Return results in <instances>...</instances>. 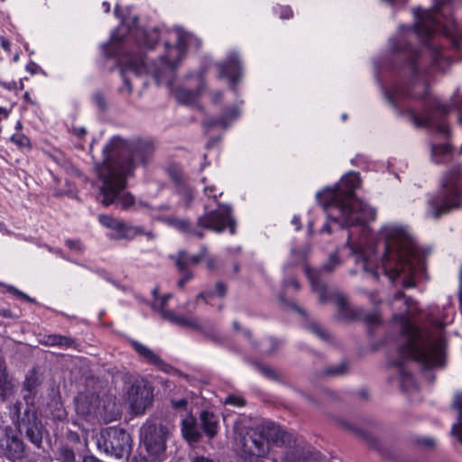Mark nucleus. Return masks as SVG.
Returning <instances> with one entry per match:
<instances>
[{"label":"nucleus","mask_w":462,"mask_h":462,"mask_svg":"<svg viewBox=\"0 0 462 462\" xmlns=\"http://www.w3.org/2000/svg\"><path fill=\"white\" fill-rule=\"evenodd\" d=\"M192 462H215L213 459L205 457H197Z\"/></svg>","instance_id":"e2e57ef3"},{"label":"nucleus","mask_w":462,"mask_h":462,"mask_svg":"<svg viewBox=\"0 0 462 462\" xmlns=\"http://www.w3.org/2000/svg\"><path fill=\"white\" fill-rule=\"evenodd\" d=\"M10 142L16 145L20 150L30 151L32 149V143L29 137L23 133H15L11 135Z\"/></svg>","instance_id":"7c9ffc66"},{"label":"nucleus","mask_w":462,"mask_h":462,"mask_svg":"<svg viewBox=\"0 0 462 462\" xmlns=\"http://www.w3.org/2000/svg\"><path fill=\"white\" fill-rule=\"evenodd\" d=\"M58 340H59V335L55 334V335L45 336L42 342L44 345L53 346H57Z\"/></svg>","instance_id":"09e8293b"},{"label":"nucleus","mask_w":462,"mask_h":462,"mask_svg":"<svg viewBox=\"0 0 462 462\" xmlns=\"http://www.w3.org/2000/svg\"><path fill=\"white\" fill-rule=\"evenodd\" d=\"M152 391L144 383L133 384L128 393V401L134 414H143L152 402Z\"/></svg>","instance_id":"4468645a"},{"label":"nucleus","mask_w":462,"mask_h":462,"mask_svg":"<svg viewBox=\"0 0 462 462\" xmlns=\"http://www.w3.org/2000/svg\"><path fill=\"white\" fill-rule=\"evenodd\" d=\"M392 49L403 60V69L409 73V78L405 82L384 90L387 102L396 112L406 115L416 126L436 129L440 135L448 136L449 126L446 116L451 106L457 108L462 104L460 88L453 94L450 106L432 98L424 77V54L407 42L406 39L393 42Z\"/></svg>","instance_id":"f257e3e1"},{"label":"nucleus","mask_w":462,"mask_h":462,"mask_svg":"<svg viewBox=\"0 0 462 462\" xmlns=\"http://www.w3.org/2000/svg\"><path fill=\"white\" fill-rule=\"evenodd\" d=\"M291 15H292V12L289 7L282 8V12L280 14V17L282 19H289L291 17Z\"/></svg>","instance_id":"6e6d98bb"},{"label":"nucleus","mask_w":462,"mask_h":462,"mask_svg":"<svg viewBox=\"0 0 462 462\" xmlns=\"http://www.w3.org/2000/svg\"><path fill=\"white\" fill-rule=\"evenodd\" d=\"M291 223L296 226V229L299 230L300 228V218L298 217H294L291 220Z\"/></svg>","instance_id":"774afa93"},{"label":"nucleus","mask_w":462,"mask_h":462,"mask_svg":"<svg viewBox=\"0 0 462 462\" xmlns=\"http://www.w3.org/2000/svg\"><path fill=\"white\" fill-rule=\"evenodd\" d=\"M204 193L207 197L212 198L214 200H216L218 196L222 195V191H219L214 185L205 186Z\"/></svg>","instance_id":"a19ab883"},{"label":"nucleus","mask_w":462,"mask_h":462,"mask_svg":"<svg viewBox=\"0 0 462 462\" xmlns=\"http://www.w3.org/2000/svg\"><path fill=\"white\" fill-rule=\"evenodd\" d=\"M226 288L223 282H217L216 290H215L216 295H217L219 297H224L226 295Z\"/></svg>","instance_id":"8fccbe9b"},{"label":"nucleus","mask_w":462,"mask_h":462,"mask_svg":"<svg viewBox=\"0 0 462 462\" xmlns=\"http://www.w3.org/2000/svg\"><path fill=\"white\" fill-rule=\"evenodd\" d=\"M0 86L10 91L17 89V83L14 80H11L8 82L0 80Z\"/></svg>","instance_id":"3c124183"},{"label":"nucleus","mask_w":462,"mask_h":462,"mask_svg":"<svg viewBox=\"0 0 462 462\" xmlns=\"http://www.w3.org/2000/svg\"><path fill=\"white\" fill-rule=\"evenodd\" d=\"M23 454V443L17 437L9 434L7 428L0 426V455L9 459L19 458Z\"/></svg>","instance_id":"dca6fc26"},{"label":"nucleus","mask_w":462,"mask_h":462,"mask_svg":"<svg viewBox=\"0 0 462 462\" xmlns=\"http://www.w3.org/2000/svg\"><path fill=\"white\" fill-rule=\"evenodd\" d=\"M74 133L79 137H82L86 134L87 131H86L85 127H76V128H74Z\"/></svg>","instance_id":"13d9d810"},{"label":"nucleus","mask_w":462,"mask_h":462,"mask_svg":"<svg viewBox=\"0 0 462 462\" xmlns=\"http://www.w3.org/2000/svg\"><path fill=\"white\" fill-rule=\"evenodd\" d=\"M199 90H188L185 88H179L175 91V97L179 103L183 105H194L198 99Z\"/></svg>","instance_id":"bb28decb"},{"label":"nucleus","mask_w":462,"mask_h":462,"mask_svg":"<svg viewBox=\"0 0 462 462\" xmlns=\"http://www.w3.org/2000/svg\"><path fill=\"white\" fill-rule=\"evenodd\" d=\"M7 290L11 293H13L14 295H15L21 299H23L27 301H32V300L28 295H26L25 293H23V291H19L18 289L13 287V286H8Z\"/></svg>","instance_id":"de8ad7c7"},{"label":"nucleus","mask_w":462,"mask_h":462,"mask_svg":"<svg viewBox=\"0 0 462 462\" xmlns=\"http://www.w3.org/2000/svg\"><path fill=\"white\" fill-rule=\"evenodd\" d=\"M39 384V380L34 374L26 376L23 387V396L27 404H32Z\"/></svg>","instance_id":"a878e982"},{"label":"nucleus","mask_w":462,"mask_h":462,"mask_svg":"<svg viewBox=\"0 0 462 462\" xmlns=\"http://www.w3.org/2000/svg\"><path fill=\"white\" fill-rule=\"evenodd\" d=\"M6 374H7V372H6L5 363L2 358H0V375H4Z\"/></svg>","instance_id":"0e129e2a"},{"label":"nucleus","mask_w":462,"mask_h":462,"mask_svg":"<svg viewBox=\"0 0 462 462\" xmlns=\"http://www.w3.org/2000/svg\"><path fill=\"white\" fill-rule=\"evenodd\" d=\"M130 345L138 356L146 363L153 365L160 370L166 373L171 369V365L166 364L155 352L152 351V349L144 344L132 339L130 340Z\"/></svg>","instance_id":"a211bd4d"},{"label":"nucleus","mask_w":462,"mask_h":462,"mask_svg":"<svg viewBox=\"0 0 462 462\" xmlns=\"http://www.w3.org/2000/svg\"><path fill=\"white\" fill-rule=\"evenodd\" d=\"M82 462H103L99 458L96 457L95 456H86L83 457Z\"/></svg>","instance_id":"4d7b16f0"},{"label":"nucleus","mask_w":462,"mask_h":462,"mask_svg":"<svg viewBox=\"0 0 462 462\" xmlns=\"http://www.w3.org/2000/svg\"><path fill=\"white\" fill-rule=\"evenodd\" d=\"M454 406L458 410L459 417L458 422L453 425L451 433L457 436L459 442L462 443V393L456 395Z\"/></svg>","instance_id":"cd10ccee"},{"label":"nucleus","mask_w":462,"mask_h":462,"mask_svg":"<svg viewBox=\"0 0 462 462\" xmlns=\"http://www.w3.org/2000/svg\"><path fill=\"white\" fill-rule=\"evenodd\" d=\"M238 116V110L236 107H231L227 109L225 115L220 118H210L203 123L205 128L213 126H220L226 128L228 126L231 121L235 120Z\"/></svg>","instance_id":"393cba45"},{"label":"nucleus","mask_w":462,"mask_h":462,"mask_svg":"<svg viewBox=\"0 0 462 462\" xmlns=\"http://www.w3.org/2000/svg\"><path fill=\"white\" fill-rule=\"evenodd\" d=\"M42 423L37 420L34 413L26 411L24 417L18 423V430L21 434L36 447H40L42 441Z\"/></svg>","instance_id":"2eb2a0df"},{"label":"nucleus","mask_w":462,"mask_h":462,"mask_svg":"<svg viewBox=\"0 0 462 462\" xmlns=\"http://www.w3.org/2000/svg\"><path fill=\"white\" fill-rule=\"evenodd\" d=\"M291 437L289 433L281 431L273 422L248 429L239 440L241 457L245 462H262L261 458L266 457L270 451L271 443H277L279 440L285 443Z\"/></svg>","instance_id":"1a4fd4ad"},{"label":"nucleus","mask_w":462,"mask_h":462,"mask_svg":"<svg viewBox=\"0 0 462 462\" xmlns=\"http://www.w3.org/2000/svg\"><path fill=\"white\" fill-rule=\"evenodd\" d=\"M461 168L456 167L448 171L442 180L443 189L437 196L428 199L426 216L430 218H439L461 205L462 194L459 177Z\"/></svg>","instance_id":"9d476101"},{"label":"nucleus","mask_w":462,"mask_h":462,"mask_svg":"<svg viewBox=\"0 0 462 462\" xmlns=\"http://www.w3.org/2000/svg\"><path fill=\"white\" fill-rule=\"evenodd\" d=\"M359 184V174L350 171L334 188L328 187L316 194L328 218L339 228L362 226L365 230L364 226L375 219V209L355 196Z\"/></svg>","instance_id":"423d86ee"},{"label":"nucleus","mask_w":462,"mask_h":462,"mask_svg":"<svg viewBox=\"0 0 462 462\" xmlns=\"http://www.w3.org/2000/svg\"><path fill=\"white\" fill-rule=\"evenodd\" d=\"M181 431L183 437L189 441L197 442L201 437L196 420L192 416H187L182 420Z\"/></svg>","instance_id":"5701e85b"},{"label":"nucleus","mask_w":462,"mask_h":462,"mask_svg":"<svg viewBox=\"0 0 462 462\" xmlns=\"http://www.w3.org/2000/svg\"><path fill=\"white\" fill-rule=\"evenodd\" d=\"M9 116V110L5 107L0 106V121L7 118Z\"/></svg>","instance_id":"680f3d73"},{"label":"nucleus","mask_w":462,"mask_h":462,"mask_svg":"<svg viewBox=\"0 0 462 462\" xmlns=\"http://www.w3.org/2000/svg\"><path fill=\"white\" fill-rule=\"evenodd\" d=\"M322 232H328V233H330L332 231V227H331V225L330 223H325L322 229H321Z\"/></svg>","instance_id":"338daca9"},{"label":"nucleus","mask_w":462,"mask_h":462,"mask_svg":"<svg viewBox=\"0 0 462 462\" xmlns=\"http://www.w3.org/2000/svg\"><path fill=\"white\" fill-rule=\"evenodd\" d=\"M292 262L294 263H298L303 262L305 259V254L303 252L298 251L295 248H292L291 251Z\"/></svg>","instance_id":"49530a36"},{"label":"nucleus","mask_w":462,"mask_h":462,"mask_svg":"<svg viewBox=\"0 0 462 462\" xmlns=\"http://www.w3.org/2000/svg\"><path fill=\"white\" fill-rule=\"evenodd\" d=\"M58 459L60 462H79L76 458V454L69 446H61L58 449Z\"/></svg>","instance_id":"473e14b6"},{"label":"nucleus","mask_w":462,"mask_h":462,"mask_svg":"<svg viewBox=\"0 0 462 462\" xmlns=\"http://www.w3.org/2000/svg\"><path fill=\"white\" fill-rule=\"evenodd\" d=\"M98 219L102 226L111 230L108 236L114 240H133L143 233L142 226H131L120 218L108 215H100Z\"/></svg>","instance_id":"ddd939ff"},{"label":"nucleus","mask_w":462,"mask_h":462,"mask_svg":"<svg viewBox=\"0 0 462 462\" xmlns=\"http://www.w3.org/2000/svg\"><path fill=\"white\" fill-rule=\"evenodd\" d=\"M164 319L171 321L173 324L189 327V328H198V323L194 319H189L183 316L176 315L174 312H167L164 313Z\"/></svg>","instance_id":"c85d7f7f"},{"label":"nucleus","mask_w":462,"mask_h":462,"mask_svg":"<svg viewBox=\"0 0 462 462\" xmlns=\"http://www.w3.org/2000/svg\"><path fill=\"white\" fill-rule=\"evenodd\" d=\"M391 305L394 313L393 320L399 324L400 336L398 338L400 359L394 364L399 366L402 384L413 383L411 374L402 367L405 359H411L425 367H432L439 364L443 351L444 342L440 337L433 338L429 334L420 332L412 323L415 301L407 298L402 291H397Z\"/></svg>","instance_id":"20e7f679"},{"label":"nucleus","mask_w":462,"mask_h":462,"mask_svg":"<svg viewBox=\"0 0 462 462\" xmlns=\"http://www.w3.org/2000/svg\"><path fill=\"white\" fill-rule=\"evenodd\" d=\"M219 78H226L236 84L242 76V67L237 53L231 52L225 62L217 64Z\"/></svg>","instance_id":"f3484780"},{"label":"nucleus","mask_w":462,"mask_h":462,"mask_svg":"<svg viewBox=\"0 0 462 462\" xmlns=\"http://www.w3.org/2000/svg\"><path fill=\"white\" fill-rule=\"evenodd\" d=\"M0 86L10 91L17 89V83L14 80H11L8 82L0 80Z\"/></svg>","instance_id":"603ef678"},{"label":"nucleus","mask_w":462,"mask_h":462,"mask_svg":"<svg viewBox=\"0 0 462 462\" xmlns=\"http://www.w3.org/2000/svg\"><path fill=\"white\" fill-rule=\"evenodd\" d=\"M93 102L100 109L105 110L106 108V102L104 95L100 92H97L93 95Z\"/></svg>","instance_id":"ea45409f"},{"label":"nucleus","mask_w":462,"mask_h":462,"mask_svg":"<svg viewBox=\"0 0 462 462\" xmlns=\"http://www.w3.org/2000/svg\"><path fill=\"white\" fill-rule=\"evenodd\" d=\"M291 285L294 288L295 291H299L300 290V284L296 281V279L290 278V279L284 281V287L286 289L289 288Z\"/></svg>","instance_id":"864d4df0"},{"label":"nucleus","mask_w":462,"mask_h":462,"mask_svg":"<svg viewBox=\"0 0 462 462\" xmlns=\"http://www.w3.org/2000/svg\"><path fill=\"white\" fill-rule=\"evenodd\" d=\"M180 273H182V277L179 280L178 286L182 288L186 284V282L192 279L193 275L192 273L188 268H186V271H182Z\"/></svg>","instance_id":"a18cd8bd"},{"label":"nucleus","mask_w":462,"mask_h":462,"mask_svg":"<svg viewBox=\"0 0 462 462\" xmlns=\"http://www.w3.org/2000/svg\"><path fill=\"white\" fill-rule=\"evenodd\" d=\"M339 263L337 256L332 254L321 269L310 270L306 268V274L312 286V291L318 293L319 301L322 303L334 300L337 306L338 315L344 319L362 320L369 325L378 323L380 317L376 312L368 313L362 308H353L343 295L328 291L324 273H331Z\"/></svg>","instance_id":"0eeeda50"},{"label":"nucleus","mask_w":462,"mask_h":462,"mask_svg":"<svg viewBox=\"0 0 462 462\" xmlns=\"http://www.w3.org/2000/svg\"><path fill=\"white\" fill-rule=\"evenodd\" d=\"M169 430L156 420H148L140 430L141 446L150 457L160 458L166 449Z\"/></svg>","instance_id":"f8f14e48"},{"label":"nucleus","mask_w":462,"mask_h":462,"mask_svg":"<svg viewBox=\"0 0 462 462\" xmlns=\"http://www.w3.org/2000/svg\"><path fill=\"white\" fill-rule=\"evenodd\" d=\"M348 369L347 363L343 361L325 369L324 374L328 376H339L345 374Z\"/></svg>","instance_id":"f704fd0d"},{"label":"nucleus","mask_w":462,"mask_h":462,"mask_svg":"<svg viewBox=\"0 0 462 462\" xmlns=\"http://www.w3.org/2000/svg\"><path fill=\"white\" fill-rule=\"evenodd\" d=\"M452 152V147L448 143H432L431 160L436 164L447 162L449 161Z\"/></svg>","instance_id":"b1692460"},{"label":"nucleus","mask_w":462,"mask_h":462,"mask_svg":"<svg viewBox=\"0 0 462 462\" xmlns=\"http://www.w3.org/2000/svg\"><path fill=\"white\" fill-rule=\"evenodd\" d=\"M225 402L237 407H243L245 404V401L243 398L236 395L227 396Z\"/></svg>","instance_id":"79ce46f5"},{"label":"nucleus","mask_w":462,"mask_h":462,"mask_svg":"<svg viewBox=\"0 0 462 462\" xmlns=\"http://www.w3.org/2000/svg\"><path fill=\"white\" fill-rule=\"evenodd\" d=\"M58 346L64 348H75L76 341L69 337L59 335V340L57 342Z\"/></svg>","instance_id":"58836bf2"},{"label":"nucleus","mask_w":462,"mask_h":462,"mask_svg":"<svg viewBox=\"0 0 462 462\" xmlns=\"http://www.w3.org/2000/svg\"><path fill=\"white\" fill-rule=\"evenodd\" d=\"M200 427L208 439H213L219 429V418L213 412L202 411L199 414Z\"/></svg>","instance_id":"aec40b11"},{"label":"nucleus","mask_w":462,"mask_h":462,"mask_svg":"<svg viewBox=\"0 0 462 462\" xmlns=\"http://www.w3.org/2000/svg\"><path fill=\"white\" fill-rule=\"evenodd\" d=\"M257 371L263 374L264 377L272 379V380H278L279 375L277 372L273 369L272 367L263 365V364H257L255 365Z\"/></svg>","instance_id":"c9c22d12"},{"label":"nucleus","mask_w":462,"mask_h":462,"mask_svg":"<svg viewBox=\"0 0 462 462\" xmlns=\"http://www.w3.org/2000/svg\"><path fill=\"white\" fill-rule=\"evenodd\" d=\"M268 342H269V344H270V346H271V347H272V348L268 351V353H272V352H273V351L275 350V348L278 346V342H277L274 338H273V337H270V338L268 339Z\"/></svg>","instance_id":"bf43d9fd"},{"label":"nucleus","mask_w":462,"mask_h":462,"mask_svg":"<svg viewBox=\"0 0 462 462\" xmlns=\"http://www.w3.org/2000/svg\"><path fill=\"white\" fill-rule=\"evenodd\" d=\"M98 403V395L94 393H79L75 398L76 411L83 417L96 413Z\"/></svg>","instance_id":"6ab92c4d"},{"label":"nucleus","mask_w":462,"mask_h":462,"mask_svg":"<svg viewBox=\"0 0 462 462\" xmlns=\"http://www.w3.org/2000/svg\"><path fill=\"white\" fill-rule=\"evenodd\" d=\"M171 406L175 411H185L188 406V401L185 398L180 400H171Z\"/></svg>","instance_id":"37998d69"},{"label":"nucleus","mask_w":462,"mask_h":462,"mask_svg":"<svg viewBox=\"0 0 462 462\" xmlns=\"http://www.w3.org/2000/svg\"><path fill=\"white\" fill-rule=\"evenodd\" d=\"M308 329L315 334L318 337H319L321 340L328 341L330 338L329 334L327 330L322 328L319 324L317 323H310L308 326Z\"/></svg>","instance_id":"e433bc0d"},{"label":"nucleus","mask_w":462,"mask_h":462,"mask_svg":"<svg viewBox=\"0 0 462 462\" xmlns=\"http://www.w3.org/2000/svg\"><path fill=\"white\" fill-rule=\"evenodd\" d=\"M178 192L181 199L184 201L185 206L189 207L194 199L193 190L189 187L180 186L178 189Z\"/></svg>","instance_id":"4c0bfd02"},{"label":"nucleus","mask_w":462,"mask_h":462,"mask_svg":"<svg viewBox=\"0 0 462 462\" xmlns=\"http://www.w3.org/2000/svg\"><path fill=\"white\" fill-rule=\"evenodd\" d=\"M14 384L8 374L0 375V396L5 399L14 393Z\"/></svg>","instance_id":"c756f323"},{"label":"nucleus","mask_w":462,"mask_h":462,"mask_svg":"<svg viewBox=\"0 0 462 462\" xmlns=\"http://www.w3.org/2000/svg\"><path fill=\"white\" fill-rule=\"evenodd\" d=\"M152 142L143 139L125 140L114 136L103 147V161L96 165L102 184L99 188L101 203L119 206L127 210L134 204V197L125 191L126 178L138 166H146L152 159Z\"/></svg>","instance_id":"f03ea898"},{"label":"nucleus","mask_w":462,"mask_h":462,"mask_svg":"<svg viewBox=\"0 0 462 462\" xmlns=\"http://www.w3.org/2000/svg\"><path fill=\"white\" fill-rule=\"evenodd\" d=\"M380 236L383 239V253L378 264L375 263V249L370 246L357 247L352 241L351 234L347 235L346 244L355 255L356 265L376 280L382 271L389 281L395 282L400 278L404 287H414L413 277L419 270V260L409 234L402 226L387 225L383 226Z\"/></svg>","instance_id":"7ed1b4c3"},{"label":"nucleus","mask_w":462,"mask_h":462,"mask_svg":"<svg viewBox=\"0 0 462 462\" xmlns=\"http://www.w3.org/2000/svg\"><path fill=\"white\" fill-rule=\"evenodd\" d=\"M215 263H216V260L213 257L207 259V265L210 269L215 268Z\"/></svg>","instance_id":"69168bd1"},{"label":"nucleus","mask_w":462,"mask_h":462,"mask_svg":"<svg viewBox=\"0 0 462 462\" xmlns=\"http://www.w3.org/2000/svg\"><path fill=\"white\" fill-rule=\"evenodd\" d=\"M193 43L197 47L200 44L199 39L193 34L176 27L168 31V39L164 42L165 53L160 56V64L156 62L147 63L142 53H128L123 60L122 77L124 85L120 91L127 94L132 92L131 74L135 77L151 75L157 85L165 84L171 88L173 85L171 79L173 72L184 59L188 47Z\"/></svg>","instance_id":"39448f33"},{"label":"nucleus","mask_w":462,"mask_h":462,"mask_svg":"<svg viewBox=\"0 0 462 462\" xmlns=\"http://www.w3.org/2000/svg\"><path fill=\"white\" fill-rule=\"evenodd\" d=\"M436 442H437L436 439L434 438H430V437L420 438L417 440V443L419 445H421L428 448L435 447Z\"/></svg>","instance_id":"c03bdc74"},{"label":"nucleus","mask_w":462,"mask_h":462,"mask_svg":"<svg viewBox=\"0 0 462 462\" xmlns=\"http://www.w3.org/2000/svg\"><path fill=\"white\" fill-rule=\"evenodd\" d=\"M172 298L171 293H168L163 295L162 297L155 298L152 302V309L159 313H161L162 318L164 319V313L171 312V310H166V307L168 305V301Z\"/></svg>","instance_id":"2f4dec72"},{"label":"nucleus","mask_w":462,"mask_h":462,"mask_svg":"<svg viewBox=\"0 0 462 462\" xmlns=\"http://www.w3.org/2000/svg\"><path fill=\"white\" fill-rule=\"evenodd\" d=\"M207 254V247L202 246L200 252L195 255H189L185 251H180L175 257V264L179 272L186 271L189 265H197Z\"/></svg>","instance_id":"4be33fe9"},{"label":"nucleus","mask_w":462,"mask_h":462,"mask_svg":"<svg viewBox=\"0 0 462 462\" xmlns=\"http://www.w3.org/2000/svg\"><path fill=\"white\" fill-rule=\"evenodd\" d=\"M97 448L108 456L123 458L128 457L132 450V438L125 430L111 427L97 436Z\"/></svg>","instance_id":"9b49d317"},{"label":"nucleus","mask_w":462,"mask_h":462,"mask_svg":"<svg viewBox=\"0 0 462 462\" xmlns=\"http://www.w3.org/2000/svg\"><path fill=\"white\" fill-rule=\"evenodd\" d=\"M133 33L138 45L147 50L153 49L160 36L156 28L150 31L136 28Z\"/></svg>","instance_id":"412c9836"},{"label":"nucleus","mask_w":462,"mask_h":462,"mask_svg":"<svg viewBox=\"0 0 462 462\" xmlns=\"http://www.w3.org/2000/svg\"><path fill=\"white\" fill-rule=\"evenodd\" d=\"M66 245L70 249L77 250V251H80L81 250V246H80V244H79V241H76V240H67L66 241Z\"/></svg>","instance_id":"5fc2aeb1"},{"label":"nucleus","mask_w":462,"mask_h":462,"mask_svg":"<svg viewBox=\"0 0 462 462\" xmlns=\"http://www.w3.org/2000/svg\"><path fill=\"white\" fill-rule=\"evenodd\" d=\"M307 457L303 455L301 448L300 446L294 447L292 449L288 450L284 457V462H300L303 459H306Z\"/></svg>","instance_id":"72a5a7b5"},{"label":"nucleus","mask_w":462,"mask_h":462,"mask_svg":"<svg viewBox=\"0 0 462 462\" xmlns=\"http://www.w3.org/2000/svg\"><path fill=\"white\" fill-rule=\"evenodd\" d=\"M213 296L211 292H200L198 295V299H203L206 302H208V299Z\"/></svg>","instance_id":"052dcab7"},{"label":"nucleus","mask_w":462,"mask_h":462,"mask_svg":"<svg viewBox=\"0 0 462 462\" xmlns=\"http://www.w3.org/2000/svg\"><path fill=\"white\" fill-rule=\"evenodd\" d=\"M205 213L199 216L195 224L187 219L171 217L167 223L187 236L203 238L205 229L222 233L228 227L231 235L236 234V221L231 215V208L227 205L217 204L216 209H209V205H204Z\"/></svg>","instance_id":"6e6552de"}]
</instances>
